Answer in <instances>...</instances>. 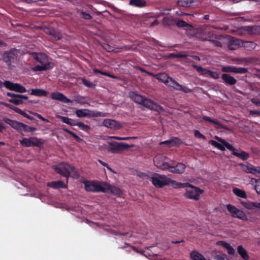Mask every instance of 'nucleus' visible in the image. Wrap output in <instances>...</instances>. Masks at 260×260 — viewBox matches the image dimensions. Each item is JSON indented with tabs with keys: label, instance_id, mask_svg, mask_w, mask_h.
<instances>
[{
	"label": "nucleus",
	"instance_id": "1",
	"mask_svg": "<svg viewBox=\"0 0 260 260\" xmlns=\"http://www.w3.org/2000/svg\"><path fill=\"white\" fill-rule=\"evenodd\" d=\"M83 184L84 189L88 192L111 193L118 196L122 193L119 188L110 185L106 182L87 180L83 182Z\"/></svg>",
	"mask_w": 260,
	"mask_h": 260
},
{
	"label": "nucleus",
	"instance_id": "2",
	"mask_svg": "<svg viewBox=\"0 0 260 260\" xmlns=\"http://www.w3.org/2000/svg\"><path fill=\"white\" fill-rule=\"evenodd\" d=\"M151 181L154 186L158 188H162L165 186L171 185L174 188H184L187 185H189L188 182H178L168 178L165 175L157 174L156 176L151 177Z\"/></svg>",
	"mask_w": 260,
	"mask_h": 260
},
{
	"label": "nucleus",
	"instance_id": "3",
	"mask_svg": "<svg viewBox=\"0 0 260 260\" xmlns=\"http://www.w3.org/2000/svg\"><path fill=\"white\" fill-rule=\"evenodd\" d=\"M128 96L135 103L139 105H143L148 109L157 110L159 107L157 103H155L153 101L145 96H143L134 91L129 92Z\"/></svg>",
	"mask_w": 260,
	"mask_h": 260
},
{
	"label": "nucleus",
	"instance_id": "4",
	"mask_svg": "<svg viewBox=\"0 0 260 260\" xmlns=\"http://www.w3.org/2000/svg\"><path fill=\"white\" fill-rule=\"evenodd\" d=\"M35 59L41 63L40 65H37L35 67L34 70L35 71H44L50 69H53L54 64L49 62L48 57L44 53H37Z\"/></svg>",
	"mask_w": 260,
	"mask_h": 260
},
{
	"label": "nucleus",
	"instance_id": "5",
	"mask_svg": "<svg viewBox=\"0 0 260 260\" xmlns=\"http://www.w3.org/2000/svg\"><path fill=\"white\" fill-rule=\"evenodd\" d=\"M217 141L220 142L225 146V148L230 151H232V154L235 156H237L242 160H246L249 157V154L245 151H241L240 152H237V150L230 144L229 142L221 138L216 137Z\"/></svg>",
	"mask_w": 260,
	"mask_h": 260
},
{
	"label": "nucleus",
	"instance_id": "6",
	"mask_svg": "<svg viewBox=\"0 0 260 260\" xmlns=\"http://www.w3.org/2000/svg\"><path fill=\"white\" fill-rule=\"evenodd\" d=\"M187 187H190L191 189H187L186 192L184 194V196L188 199L199 201L200 199V195L204 193V190L199 187L193 186L190 183V185H187L184 188Z\"/></svg>",
	"mask_w": 260,
	"mask_h": 260
},
{
	"label": "nucleus",
	"instance_id": "7",
	"mask_svg": "<svg viewBox=\"0 0 260 260\" xmlns=\"http://www.w3.org/2000/svg\"><path fill=\"white\" fill-rule=\"evenodd\" d=\"M53 168L59 175L67 178L69 177L70 173L74 172L75 168L69 164H59L58 165H54Z\"/></svg>",
	"mask_w": 260,
	"mask_h": 260
},
{
	"label": "nucleus",
	"instance_id": "8",
	"mask_svg": "<svg viewBox=\"0 0 260 260\" xmlns=\"http://www.w3.org/2000/svg\"><path fill=\"white\" fill-rule=\"evenodd\" d=\"M109 145L107 147V150L112 153H118L120 150H125L129 148V145L122 143H117L113 142L109 143Z\"/></svg>",
	"mask_w": 260,
	"mask_h": 260
},
{
	"label": "nucleus",
	"instance_id": "9",
	"mask_svg": "<svg viewBox=\"0 0 260 260\" xmlns=\"http://www.w3.org/2000/svg\"><path fill=\"white\" fill-rule=\"evenodd\" d=\"M192 66L197 72L201 73L203 75H208L214 79L217 80L220 77V75L217 72L210 71L207 69L204 68L196 64H192Z\"/></svg>",
	"mask_w": 260,
	"mask_h": 260
},
{
	"label": "nucleus",
	"instance_id": "10",
	"mask_svg": "<svg viewBox=\"0 0 260 260\" xmlns=\"http://www.w3.org/2000/svg\"><path fill=\"white\" fill-rule=\"evenodd\" d=\"M166 156H165L162 154H159L154 157L153 159L154 164L157 167V168L163 170H167V168H169L170 164H168L166 162Z\"/></svg>",
	"mask_w": 260,
	"mask_h": 260
},
{
	"label": "nucleus",
	"instance_id": "11",
	"mask_svg": "<svg viewBox=\"0 0 260 260\" xmlns=\"http://www.w3.org/2000/svg\"><path fill=\"white\" fill-rule=\"evenodd\" d=\"M241 205L243 208L254 211H260V203L253 202L250 201H241Z\"/></svg>",
	"mask_w": 260,
	"mask_h": 260
},
{
	"label": "nucleus",
	"instance_id": "12",
	"mask_svg": "<svg viewBox=\"0 0 260 260\" xmlns=\"http://www.w3.org/2000/svg\"><path fill=\"white\" fill-rule=\"evenodd\" d=\"M51 98L54 100L60 101L63 103H72L73 101L68 98L63 93L59 92H53L51 93Z\"/></svg>",
	"mask_w": 260,
	"mask_h": 260
},
{
	"label": "nucleus",
	"instance_id": "13",
	"mask_svg": "<svg viewBox=\"0 0 260 260\" xmlns=\"http://www.w3.org/2000/svg\"><path fill=\"white\" fill-rule=\"evenodd\" d=\"M7 86H8L9 90L14 91L20 93H23L26 91L25 87L18 83H13L11 82L10 83H7Z\"/></svg>",
	"mask_w": 260,
	"mask_h": 260
},
{
	"label": "nucleus",
	"instance_id": "14",
	"mask_svg": "<svg viewBox=\"0 0 260 260\" xmlns=\"http://www.w3.org/2000/svg\"><path fill=\"white\" fill-rule=\"evenodd\" d=\"M7 86H8L9 90L14 91L20 93H23L26 91L25 87L18 83H13L11 82L10 83H7Z\"/></svg>",
	"mask_w": 260,
	"mask_h": 260
},
{
	"label": "nucleus",
	"instance_id": "15",
	"mask_svg": "<svg viewBox=\"0 0 260 260\" xmlns=\"http://www.w3.org/2000/svg\"><path fill=\"white\" fill-rule=\"evenodd\" d=\"M242 170L248 173L252 174H260V167H254L249 164L248 165L241 164Z\"/></svg>",
	"mask_w": 260,
	"mask_h": 260
},
{
	"label": "nucleus",
	"instance_id": "16",
	"mask_svg": "<svg viewBox=\"0 0 260 260\" xmlns=\"http://www.w3.org/2000/svg\"><path fill=\"white\" fill-rule=\"evenodd\" d=\"M185 165L182 163H178L175 166H171L170 164L167 170L169 172L176 174H182L185 170Z\"/></svg>",
	"mask_w": 260,
	"mask_h": 260
},
{
	"label": "nucleus",
	"instance_id": "17",
	"mask_svg": "<svg viewBox=\"0 0 260 260\" xmlns=\"http://www.w3.org/2000/svg\"><path fill=\"white\" fill-rule=\"evenodd\" d=\"M221 78L222 80V82L224 83L226 85L233 86L237 82V79L233 76L226 73L222 74Z\"/></svg>",
	"mask_w": 260,
	"mask_h": 260
},
{
	"label": "nucleus",
	"instance_id": "18",
	"mask_svg": "<svg viewBox=\"0 0 260 260\" xmlns=\"http://www.w3.org/2000/svg\"><path fill=\"white\" fill-rule=\"evenodd\" d=\"M3 121L10 125L12 128L17 130V131L20 132L21 125L23 124V123L10 119L7 117H4L3 118Z\"/></svg>",
	"mask_w": 260,
	"mask_h": 260
},
{
	"label": "nucleus",
	"instance_id": "19",
	"mask_svg": "<svg viewBox=\"0 0 260 260\" xmlns=\"http://www.w3.org/2000/svg\"><path fill=\"white\" fill-rule=\"evenodd\" d=\"M181 141L178 138H172L169 140L162 141L160 143V145H166L170 147H174L175 146H179L181 144Z\"/></svg>",
	"mask_w": 260,
	"mask_h": 260
},
{
	"label": "nucleus",
	"instance_id": "20",
	"mask_svg": "<svg viewBox=\"0 0 260 260\" xmlns=\"http://www.w3.org/2000/svg\"><path fill=\"white\" fill-rule=\"evenodd\" d=\"M216 244L225 248L226 250H228V252L230 255H233L234 254L235 250L229 243H226L224 241H218L217 242Z\"/></svg>",
	"mask_w": 260,
	"mask_h": 260
},
{
	"label": "nucleus",
	"instance_id": "21",
	"mask_svg": "<svg viewBox=\"0 0 260 260\" xmlns=\"http://www.w3.org/2000/svg\"><path fill=\"white\" fill-rule=\"evenodd\" d=\"M175 24H176L177 26H178V27H185L186 28V30L187 31H194V30H197V31H203V29H193V27L192 25L187 23L186 22H185L183 20H179L177 22L176 21V23Z\"/></svg>",
	"mask_w": 260,
	"mask_h": 260
},
{
	"label": "nucleus",
	"instance_id": "22",
	"mask_svg": "<svg viewBox=\"0 0 260 260\" xmlns=\"http://www.w3.org/2000/svg\"><path fill=\"white\" fill-rule=\"evenodd\" d=\"M203 120L211 122L212 123H214L217 126H218L220 128H223L226 131H230V128L226 125L222 124L220 123L219 121L215 119H212L211 118L208 117V116H204L203 118Z\"/></svg>",
	"mask_w": 260,
	"mask_h": 260
},
{
	"label": "nucleus",
	"instance_id": "23",
	"mask_svg": "<svg viewBox=\"0 0 260 260\" xmlns=\"http://www.w3.org/2000/svg\"><path fill=\"white\" fill-rule=\"evenodd\" d=\"M48 186L53 189L66 188L67 187V185L61 181L49 182L48 183Z\"/></svg>",
	"mask_w": 260,
	"mask_h": 260
},
{
	"label": "nucleus",
	"instance_id": "24",
	"mask_svg": "<svg viewBox=\"0 0 260 260\" xmlns=\"http://www.w3.org/2000/svg\"><path fill=\"white\" fill-rule=\"evenodd\" d=\"M15 54L11 51H5L3 53V60L4 61L7 63V64H11L12 62L14 59Z\"/></svg>",
	"mask_w": 260,
	"mask_h": 260
},
{
	"label": "nucleus",
	"instance_id": "25",
	"mask_svg": "<svg viewBox=\"0 0 260 260\" xmlns=\"http://www.w3.org/2000/svg\"><path fill=\"white\" fill-rule=\"evenodd\" d=\"M30 94L38 97H42L46 96L48 92L46 90L36 88L31 89Z\"/></svg>",
	"mask_w": 260,
	"mask_h": 260
},
{
	"label": "nucleus",
	"instance_id": "26",
	"mask_svg": "<svg viewBox=\"0 0 260 260\" xmlns=\"http://www.w3.org/2000/svg\"><path fill=\"white\" fill-rule=\"evenodd\" d=\"M237 252L241 256L242 259L244 260H249L250 256L245 248L242 245L238 246L237 247Z\"/></svg>",
	"mask_w": 260,
	"mask_h": 260
},
{
	"label": "nucleus",
	"instance_id": "27",
	"mask_svg": "<svg viewBox=\"0 0 260 260\" xmlns=\"http://www.w3.org/2000/svg\"><path fill=\"white\" fill-rule=\"evenodd\" d=\"M58 118L60 119L63 123H67L70 126H75L76 123H78L77 121L66 116H59Z\"/></svg>",
	"mask_w": 260,
	"mask_h": 260
},
{
	"label": "nucleus",
	"instance_id": "28",
	"mask_svg": "<svg viewBox=\"0 0 260 260\" xmlns=\"http://www.w3.org/2000/svg\"><path fill=\"white\" fill-rule=\"evenodd\" d=\"M162 23L165 26H171L175 24L176 20L172 17H165L162 20Z\"/></svg>",
	"mask_w": 260,
	"mask_h": 260
},
{
	"label": "nucleus",
	"instance_id": "29",
	"mask_svg": "<svg viewBox=\"0 0 260 260\" xmlns=\"http://www.w3.org/2000/svg\"><path fill=\"white\" fill-rule=\"evenodd\" d=\"M168 87H170L174 90H177L179 87H181V85L174 79V78H170L168 82L166 83Z\"/></svg>",
	"mask_w": 260,
	"mask_h": 260
},
{
	"label": "nucleus",
	"instance_id": "30",
	"mask_svg": "<svg viewBox=\"0 0 260 260\" xmlns=\"http://www.w3.org/2000/svg\"><path fill=\"white\" fill-rule=\"evenodd\" d=\"M241 31L249 32H260V26H245L241 28Z\"/></svg>",
	"mask_w": 260,
	"mask_h": 260
},
{
	"label": "nucleus",
	"instance_id": "31",
	"mask_svg": "<svg viewBox=\"0 0 260 260\" xmlns=\"http://www.w3.org/2000/svg\"><path fill=\"white\" fill-rule=\"evenodd\" d=\"M103 124L105 127L112 129L116 127V121L113 119H105Z\"/></svg>",
	"mask_w": 260,
	"mask_h": 260
},
{
	"label": "nucleus",
	"instance_id": "32",
	"mask_svg": "<svg viewBox=\"0 0 260 260\" xmlns=\"http://www.w3.org/2000/svg\"><path fill=\"white\" fill-rule=\"evenodd\" d=\"M89 112L90 110L87 109H79L76 111L75 114L78 117H84L90 116V114L87 113Z\"/></svg>",
	"mask_w": 260,
	"mask_h": 260
},
{
	"label": "nucleus",
	"instance_id": "33",
	"mask_svg": "<svg viewBox=\"0 0 260 260\" xmlns=\"http://www.w3.org/2000/svg\"><path fill=\"white\" fill-rule=\"evenodd\" d=\"M250 183L251 184H255L254 189L255 192L256 193L260 195V178L255 179L252 178L250 180Z\"/></svg>",
	"mask_w": 260,
	"mask_h": 260
},
{
	"label": "nucleus",
	"instance_id": "34",
	"mask_svg": "<svg viewBox=\"0 0 260 260\" xmlns=\"http://www.w3.org/2000/svg\"><path fill=\"white\" fill-rule=\"evenodd\" d=\"M190 257L192 260H207L204 257L203 255L197 251H192L191 252Z\"/></svg>",
	"mask_w": 260,
	"mask_h": 260
},
{
	"label": "nucleus",
	"instance_id": "35",
	"mask_svg": "<svg viewBox=\"0 0 260 260\" xmlns=\"http://www.w3.org/2000/svg\"><path fill=\"white\" fill-rule=\"evenodd\" d=\"M239 46V40H230L229 42L228 48L230 50H235L237 49V47Z\"/></svg>",
	"mask_w": 260,
	"mask_h": 260
},
{
	"label": "nucleus",
	"instance_id": "36",
	"mask_svg": "<svg viewBox=\"0 0 260 260\" xmlns=\"http://www.w3.org/2000/svg\"><path fill=\"white\" fill-rule=\"evenodd\" d=\"M233 193L235 194L236 196H238L243 199H246L247 198V194L246 192L241 189L234 188L233 189Z\"/></svg>",
	"mask_w": 260,
	"mask_h": 260
},
{
	"label": "nucleus",
	"instance_id": "37",
	"mask_svg": "<svg viewBox=\"0 0 260 260\" xmlns=\"http://www.w3.org/2000/svg\"><path fill=\"white\" fill-rule=\"evenodd\" d=\"M156 76L157 80L161 81L165 84L170 80V78H172V77L168 76V75L165 73L158 74Z\"/></svg>",
	"mask_w": 260,
	"mask_h": 260
},
{
	"label": "nucleus",
	"instance_id": "38",
	"mask_svg": "<svg viewBox=\"0 0 260 260\" xmlns=\"http://www.w3.org/2000/svg\"><path fill=\"white\" fill-rule=\"evenodd\" d=\"M29 138L30 139V141L32 146L39 147L43 144L42 140L37 137H30Z\"/></svg>",
	"mask_w": 260,
	"mask_h": 260
},
{
	"label": "nucleus",
	"instance_id": "39",
	"mask_svg": "<svg viewBox=\"0 0 260 260\" xmlns=\"http://www.w3.org/2000/svg\"><path fill=\"white\" fill-rule=\"evenodd\" d=\"M209 144L215 147L218 149L222 151L225 150V146L221 143V144L218 143L217 142L214 140H210L209 141Z\"/></svg>",
	"mask_w": 260,
	"mask_h": 260
},
{
	"label": "nucleus",
	"instance_id": "40",
	"mask_svg": "<svg viewBox=\"0 0 260 260\" xmlns=\"http://www.w3.org/2000/svg\"><path fill=\"white\" fill-rule=\"evenodd\" d=\"M7 101L15 105H21L24 104L23 100H21L18 98H11V99H8Z\"/></svg>",
	"mask_w": 260,
	"mask_h": 260
},
{
	"label": "nucleus",
	"instance_id": "41",
	"mask_svg": "<svg viewBox=\"0 0 260 260\" xmlns=\"http://www.w3.org/2000/svg\"><path fill=\"white\" fill-rule=\"evenodd\" d=\"M7 95L8 96L10 97V98H20V99H21V100H28V97L25 95L13 93L12 92H7Z\"/></svg>",
	"mask_w": 260,
	"mask_h": 260
},
{
	"label": "nucleus",
	"instance_id": "42",
	"mask_svg": "<svg viewBox=\"0 0 260 260\" xmlns=\"http://www.w3.org/2000/svg\"><path fill=\"white\" fill-rule=\"evenodd\" d=\"M129 4L137 7H143L146 6V2L143 0H130Z\"/></svg>",
	"mask_w": 260,
	"mask_h": 260
},
{
	"label": "nucleus",
	"instance_id": "43",
	"mask_svg": "<svg viewBox=\"0 0 260 260\" xmlns=\"http://www.w3.org/2000/svg\"><path fill=\"white\" fill-rule=\"evenodd\" d=\"M193 2V1H190L189 2L188 0H178L177 2V4L178 6L189 7L190 6V4L192 3Z\"/></svg>",
	"mask_w": 260,
	"mask_h": 260
},
{
	"label": "nucleus",
	"instance_id": "44",
	"mask_svg": "<svg viewBox=\"0 0 260 260\" xmlns=\"http://www.w3.org/2000/svg\"><path fill=\"white\" fill-rule=\"evenodd\" d=\"M233 217L238 218V219H242L243 220H247V217L245 213L241 210H239L238 212H237V214L233 215Z\"/></svg>",
	"mask_w": 260,
	"mask_h": 260
},
{
	"label": "nucleus",
	"instance_id": "45",
	"mask_svg": "<svg viewBox=\"0 0 260 260\" xmlns=\"http://www.w3.org/2000/svg\"><path fill=\"white\" fill-rule=\"evenodd\" d=\"M36 129L37 128L36 127H30L23 123V124L21 127L20 132L24 131L25 132H32L36 131Z\"/></svg>",
	"mask_w": 260,
	"mask_h": 260
},
{
	"label": "nucleus",
	"instance_id": "46",
	"mask_svg": "<svg viewBox=\"0 0 260 260\" xmlns=\"http://www.w3.org/2000/svg\"><path fill=\"white\" fill-rule=\"evenodd\" d=\"M30 140L29 138H23L20 141V145L25 147H31L32 145L30 143Z\"/></svg>",
	"mask_w": 260,
	"mask_h": 260
},
{
	"label": "nucleus",
	"instance_id": "47",
	"mask_svg": "<svg viewBox=\"0 0 260 260\" xmlns=\"http://www.w3.org/2000/svg\"><path fill=\"white\" fill-rule=\"evenodd\" d=\"M242 45L247 50H253L255 47V44L254 42H243Z\"/></svg>",
	"mask_w": 260,
	"mask_h": 260
},
{
	"label": "nucleus",
	"instance_id": "48",
	"mask_svg": "<svg viewBox=\"0 0 260 260\" xmlns=\"http://www.w3.org/2000/svg\"><path fill=\"white\" fill-rule=\"evenodd\" d=\"M75 126H78L80 129L88 132L89 130H90V127L88 125H86L81 122H78L75 124Z\"/></svg>",
	"mask_w": 260,
	"mask_h": 260
},
{
	"label": "nucleus",
	"instance_id": "49",
	"mask_svg": "<svg viewBox=\"0 0 260 260\" xmlns=\"http://www.w3.org/2000/svg\"><path fill=\"white\" fill-rule=\"evenodd\" d=\"M226 209H228V211L232 214L233 217V215H235L237 214V212L239 211V209H237V207L234 206L232 205L228 204L226 205Z\"/></svg>",
	"mask_w": 260,
	"mask_h": 260
},
{
	"label": "nucleus",
	"instance_id": "50",
	"mask_svg": "<svg viewBox=\"0 0 260 260\" xmlns=\"http://www.w3.org/2000/svg\"><path fill=\"white\" fill-rule=\"evenodd\" d=\"M226 209H228V211L232 214L233 217V215H235L237 214V212L239 211V209H237V207L234 206L232 205L228 204L226 205Z\"/></svg>",
	"mask_w": 260,
	"mask_h": 260
},
{
	"label": "nucleus",
	"instance_id": "51",
	"mask_svg": "<svg viewBox=\"0 0 260 260\" xmlns=\"http://www.w3.org/2000/svg\"><path fill=\"white\" fill-rule=\"evenodd\" d=\"M63 131L67 132L68 134H70L72 137H73V138H74L76 141L78 142H81L82 141V139L81 138H80L74 132H72L71 131L68 129L67 128H63Z\"/></svg>",
	"mask_w": 260,
	"mask_h": 260
},
{
	"label": "nucleus",
	"instance_id": "52",
	"mask_svg": "<svg viewBox=\"0 0 260 260\" xmlns=\"http://www.w3.org/2000/svg\"><path fill=\"white\" fill-rule=\"evenodd\" d=\"M235 67L234 66H225L222 67L221 70L222 72L225 73H234Z\"/></svg>",
	"mask_w": 260,
	"mask_h": 260
},
{
	"label": "nucleus",
	"instance_id": "53",
	"mask_svg": "<svg viewBox=\"0 0 260 260\" xmlns=\"http://www.w3.org/2000/svg\"><path fill=\"white\" fill-rule=\"evenodd\" d=\"M82 83L85 86H87L88 87L90 88H94L95 86V85L94 83L91 82L90 81H88V80L83 78L82 79Z\"/></svg>",
	"mask_w": 260,
	"mask_h": 260
},
{
	"label": "nucleus",
	"instance_id": "54",
	"mask_svg": "<svg viewBox=\"0 0 260 260\" xmlns=\"http://www.w3.org/2000/svg\"><path fill=\"white\" fill-rule=\"evenodd\" d=\"M35 31H42L45 32H51L50 28L44 26H37L34 27Z\"/></svg>",
	"mask_w": 260,
	"mask_h": 260
},
{
	"label": "nucleus",
	"instance_id": "55",
	"mask_svg": "<svg viewBox=\"0 0 260 260\" xmlns=\"http://www.w3.org/2000/svg\"><path fill=\"white\" fill-rule=\"evenodd\" d=\"M233 61H236L238 64H241L242 62H247L250 61V59L247 57L236 58L233 59Z\"/></svg>",
	"mask_w": 260,
	"mask_h": 260
},
{
	"label": "nucleus",
	"instance_id": "56",
	"mask_svg": "<svg viewBox=\"0 0 260 260\" xmlns=\"http://www.w3.org/2000/svg\"><path fill=\"white\" fill-rule=\"evenodd\" d=\"M248 72V69L247 68H237L235 69L234 73L237 74H246Z\"/></svg>",
	"mask_w": 260,
	"mask_h": 260
},
{
	"label": "nucleus",
	"instance_id": "57",
	"mask_svg": "<svg viewBox=\"0 0 260 260\" xmlns=\"http://www.w3.org/2000/svg\"><path fill=\"white\" fill-rule=\"evenodd\" d=\"M208 38H209V39H208V40L209 41L211 42V43H212L214 46H216L218 47H221L222 44H221V42H220L216 40L211 39V37L210 36H209Z\"/></svg>",
	"mask_w": 260,
	"mask_h": 260
},
{
	"label": "nucleus",
	"instance_id": "58",
	"mask_svg": "<svg viewBox=\"0 0 260 260\" xmlns=\"http://www.w3.org/2000/svg\"><path fill=\"white\" fill-rule=\"evenodd\" d=\"M194 135L196 138L202 139L203 140H206V138L203 134H201L199 130H194Z\"/></svg>",
	"mask_w": 260,
	"mask_h": 260
},
{
	"label": "nucleus",
	"instance_id": "59",
	"mask_svg": "<svg viewBox=\"0 0 260 260\" xmlns=\"http://www.w3.org/2000/svg\"><path fill=\"white\" fill-rule=\"evenodd\" d=\"M179 89L177 90L183 91L184 93H188L192 92V90L188 88L187 86H183L182 85H181V87H179Z\"/></svg>",
	"mask_w": 260,
	"mask_h": 260
},
{
	"label": "nucleus",
	"instance_id": "60",
	"mask_svg": "<svg viewBox=\"0 0 260 260\" xmlns=\"http://www.w3.org/2000/svg\"><path fill=\"white\" fill-rule=\"evenodd\" d=\"M103 48L108 52H111L114 50V47L107 43H104Z\"/></svg>",
	"mask_w": 260,
	"mask_h": 260
},
{
	"label": "nucleus",
	"instance_id": "61",
	"mask_svg": "<svg viewBox=\"0 0 260 260\" xmlns=\"http://www.w3.org/2000/svg\"><path fill=\"white\" fill-rule=\"evenodd\" d=\"M0 105H3L5 107H7L8 108H9L10 109H12L14 105H11V104H9L7 103H5L4 102H3V101H0Z\"/></svg>",
	"mask_w": 260,
	"mask_h": 260
},
{
	"label": "nucleus",
	"instance_id": "62",
	"mask_svg": "<svg viewBox=\"0 0 260 260\" xmlns=\"http://www.w3.org/2000/svg\"><path fill=\"white\" fill-rule=\"evenodd\" d=\"M91 116H93V117L104 116V113L102 112H94L92 113Z\"/></svg>",
	"mask_w": 260,
	"mask_h": 260
},
{
	"label": "nucleus",
	"instance_id": "63",
	"mask_svg": "<svg viewBox=\"0 0 260 260\" xmlns=\"http://www.w3.org/2000/svg\"><path fill=\"white\" fill-rule=\"evenodd\" d=\"M80 15L82 18H84L85 19H90L91 18V16L89 14L86 13L85 12L81 13Z\"/></svg>",
	"mask_w": 260,
	"mask_h": 260
},
{
	"label": "nucleus",
	"instance_id": "64",
	"mask_svg": "<svg viewBox=\"0 0 260 260\" xmlns=\"http://www.w3.org/2000/svg\"><path fill=\"white\" fill-rule=\"evenodd\" d=\"M251 102L252 103H253L254 105L256 106H259L260 105V101L258 100L257 98H253L251 99Z\"/></svg>",
	"mask_w": 260,
	"mask_h": 260
}]
</instances>
